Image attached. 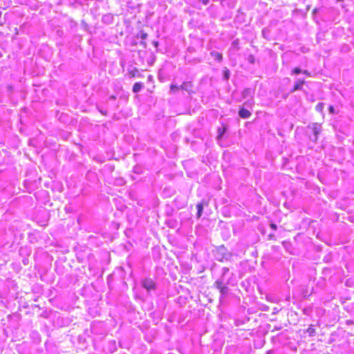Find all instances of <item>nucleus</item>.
<instances>
[{"label": "nucleus", "instance_id": "1", "mask_svg": "<svg viewBox=\"0 0 354 354\" xmlns=\"http://www.w3.org/2000/svg\"><path fill=\"white\" fill-rule=\"evenodd\" d=\"M142 286L148 291L153 290L156 289V284L155 281L151 278H146L142 281Z\"/></svg>", "mask_w": 354, "mask_h": 354}, {"label": "nucleus", "instance_id": "2", "mask_svg": "<svg viewBox=\"0 0 354 354\" xmlns=\"http://www.w3.org/2000/svg\"><path fill=\"white\" fill-rule=\"evenodd\" d=\"M252 113L251 112L245 109L244 107H241L239 111V115L240 118L243 119H247L249 118L251 116Z\"/></svg>", "mask_w": 354, "mask_h": 354}, {"label": "nucleus", "instance_id": "3", "mask_svg": "<svg viewBox=\"0 0 354 354\" xmlns=\"http://www.w3.org/2000/svg\"><path fill=\"white\" fill-rule=\"evenodd\" d=\"M204 205L207 206L208 205V202L207 201H203V202L199 203H198L196 205L197 217L198 218L201 217V216L202 214V212H203V209Z\"/></svg>", "mask_w": 354, "mask_h": 354}, {"label": "nucleus", "instance_id": "4", "mask_svg": "<svg viewBox=\"0 0 354 354\" xmlns=\"http://www.w3.org/2000/svg\"><path fill=\"white\" fill-rule=\"evenodd\" d=\"M305 84L304 80H299L295 84L294 86L292 87L291 92H295L298 90H301L303 85Z\"/></svg>", "mask_w": 354, "mask_h": 354}, {"label": "nucleus", "instance_id": "5", "mask_svg": "<svg viewBox=\"0 0 354 354\" xmlns=\"http://www.w3.org/2000/svg\"><path fill=\"white\" fill-rule=\"evenodd\" d=\"M192 82H184L181 85V90H185L188 92H193L192 91Z\"/></svg>", "mask_w": 354, "mask_h": 354}, {"label": "nucleus", "instance_id": "6", "mask_svg": "<svg viewBox=\"0 0 354 354\" xmlns=\"http://www.w3.org/2000/svg\"><path fill=\"white\" fill-rule=\"evenodd\" d=\"M216 288L222 292L223 294L227 292V287L225 286L222 281H216Z\"/></svg>", "mask_w": 354, "mask_h": 354}, {"label": "nucleus", "instance_id": "7", "mask_svg": "<svg viewBox=\"0 0 354 354\" xmlns=\"http://www.w3.org/2000/svg\"><path fill=\"white\" fill-rule=\"evenodd\" d=\"M210 54L216 61L221 62L223 60V55L221 53L212 51Z\"/></svg>", "mask_w": 354, "mask_h": 354}, {"label": "nucleus", "instance_id": "8", "mask_svg": "<svg viewBox=\"0 0 354 354\" xmlns=\"http://www.w3.org/2000/svg\"><path fill=\"white\" fill-rule=\"evenodd\" d=\"M143 87V84L140 82H136L133 86V93H138L141 90V88Z\"/></svg>", "mask_w": 354, "mask_h": 354}, {"label": "nucleus", "instance_id": "9", "mask_svg": "<svg viewBox=\"0 0 354 354\" xmlns=\"http://www.w3.org/2000/svg\"><path fill=\"white\" fill-rule=\"evenodd\" d=\"M307 332L309 333L310 336H313L315 333V328H314V326L310 325L308 328Z\"/></svg>", "mask_w": 354, "mask_h": 354}, {"label": "nucleus", "instance_id": "10", "mask_svg": "<svg viewBox=\"0 0 354 354\" xmlns=\"http://www.w3.org/2000/svg\"><path fill=\"white\" fill-rule=\"evenodd\" d=\"M230 71L227 69V68H224L223 69V75H224V79L225 80H228L229 78H230Z\"/></svg>", "mask_w": 354, "mask_h": 354}, {"label": "nucleus", "instance_id": "11", "mask_svg": "<svg viewBox=\"0 0 354 354\" xmlns=\"http://www.w3.org/2000/svg\"><path fill=\"white\" fill-rule=\"evenodd\" d=\"M181 89L180 86H177L176 84H171L170 85V90L172 92H176Z\"/></svg>", "mask_w": 354, "mask_h": 354}, {"label": "nucleus", "instance_id": "12", "mask_svg": "<svg viewBox=\"0 0 354 354\" xmlns=\"http://www.w3.org/2000/svg\"><path fill=\"white\" fill-rule=\"evenodd\" d=\"M138 73V70L137 68H134L129 72V75L131 77H134L136 76L137 73Z\"/></svg>", "mask_w": 354, "mask_h": 354}, {"label": "nucleus", "instance_id": "13", "mask_svg": "<svg viewBox=\"0 0 354 354\" xmlns=\"http://www.w3.org/2000/svg\"><path fill=\"white\" fill-rule=\"evenodd\" d=\"M315 109H316V110L318 112L322 113L323 111V109H324V104L323 103H319L318 104H317Z\"/></svg>", "mask_w": 354, "mask_h": 354}, {"label": "nucleus", "instance_id": "14", "mask_svg": "<svg viewBox=\"0 0 354 354\" xmlns=\"http://www.w3.org/2000/svg\"><path fill=\"white\" fill-rule=\"evenodd\" d=\"M226 131V127H223L222 128H219L218 129V133H219V137H221L222 135L225 133V131Z\"/></svg>", "mask_w": 354, "mask_h": 354}, {"label": "nucleus", "instance_id": "15", "mask_svg": "<svg viewBox=\"0 0 354 354\" xmlns=\"http://www.w3.org/2000/svg\"><path fill=\"white\" fill-rule=\"evenodd\" d=\"M292 73L295 75H297V74H299L300 73H301V71L299 68H295L292 69Z\"/></svg>", "mask_w": 354, "mask_h": 354}, {"label": "nucleus", "instance_id": "16", "mask_svg": "<svg viewBox=\"0 0 354 354\" xmlns=\"http://www.w3.org/2000/svg\"><path fill=\"white\" fill-rule=\"evenodd\" d=\"M5 23V19L2 17L1 12H0V26H3Z\"/></svg>", "mask_w": 354, "mask_h": 354}, {"label": "nucleus", "instance_id": "17", "mask_svg": "<svg viewBox=\"0 0 354 354\" xmlns=\"http://www.w3.org/2000/svg\"><path fill=\"white\" fill-rule=\"evenodd\" d=\"M328 110H329L330 113H331V114H333L335 113V109L333 106H330L328 108Z\"/></svg>", "mask_w": 354, "mask_h": 354}, {"label": "nucleus", "instance_id": "18", "mask_svg": "<svg viewBox=\"0 0 354 354\" xmlns=\"http://www.w3.org/2000/svg\"><path fill=\"white\" fill-rule=\"evenodd\" d=\"M270 227L273 230H276L277 229V227L276 225V224H274V223H270Z\"/></svg>", "mask_w": 354, "mask_h": 354}, {"label": "nucleus", "instance_id": "19", "mask_svg": "<svg viewBox=\"0 0 354 354\" xmlns=\"http://www.w3.org/2000/svg\"><path fill=\"white\" fill-rule=\"evenodd\" d=\"M200 1L204 5H206L209 3V0H200Z\"/></svg>", "mask_w": 354, "mask_h": 354}, {"label": "nucleus", "instance_id": "20", "mask_svg": "<svg viewBox=\"0 0 354 354\" xmlns=\"http://www.w3.org/2000/svg\"><path fill=\"white\" fill-rule=\"evenodd\" d=\"M312 294V291H310V292H308V291H305L304 292V296L306 297V296H309Z\"/></svg>", "mask_w": 354, "mask_h": 354}, {"label": "nucleus", "instance_id": "21", "mask_svg": "<svg viewBox=\"0 0 354 354\" xmlns=\"http://www.w3.org/2000/svg\"><path fill=\"white\" fill-rule=\"evenodd\" d=\"M147 35L146 33H142L141 38L144 39L147 37Z\"/></svg>", "mask_w": 354, "mask_h": 354}, {"label": "nucleus", "instance_id": "22", "mask_svg": "<svg viewBox=\"0 0 354 354\" xmlns=\"http://www.w3.org/2000/svg\"><path fill=\"white\" fill-rule=\"evenodd\" d=\"M269 239H274V236L273 234H270L269 235Z\"/></svg>", "mask_w": 354, "mask_h": 354}, {"label": "nucleus", "instance_id": "23", "mask_svg": "<svg viewBox=\"0 0 354 354\" xmlns=\"http://www.w3.org/2000/svg\"><path fill=\"white\" fill-rule=\"evenodd\" d=\"M303 73L307 75H309V73L307 71H304Z\"/></svg>", "mask_w": 354, "mask_h": 354}, {"label": "nucleus", "instance_id": "24", "mask_svg": "<svg viewBox=\"0 0 354 354\" xmlns=\"http://www.w3.org/2000/svg\"><path fill=\"white\" fill-rule=\"evenodd\" d=\"M251 57H252V58H253V57H252V56H251ZM250 61H251V62H254V61H253V59H250Z\"/></svg>", "mask_w": 354, "mask_h": 354}, {"label": "nucleus", "instance_id": "25", "mask_svg": "<svg viewBox=\"0 0 354 354\" xmlns=\"http://www.w3.org/2000/svg\"><path fill=\"white\" fill-rule=\"evenodd\" d=\"M251 57H252V58H253V57H252V56H251ZM250 61H251V62H254V61H253V59H250Z\"/></svg>", "mask_w": 354, "mask_h": 354}]
</instances>
